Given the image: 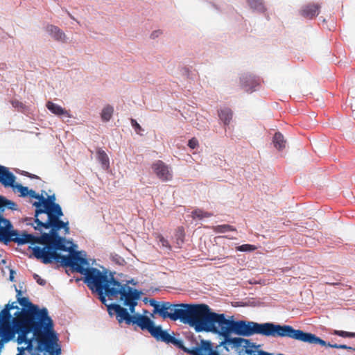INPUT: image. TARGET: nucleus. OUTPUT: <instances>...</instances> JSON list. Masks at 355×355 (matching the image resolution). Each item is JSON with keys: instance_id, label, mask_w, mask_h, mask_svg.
<instances>
[{"instance_id": "nucleus-17", "label": "nucleus", "mask_w": 355, "mask_h": 355, "mask_svg": "<svg viewBox=\"0 0 355 355\" xmlns=\"http://www.w3.org/2000/svg\"><path fill=\"white\" fill-rule=\"evenodd\" d=\"M113 112H114V108L112 106H110V105L105 106L102 110V113H101L102 120L103 121H108L111 119V117L113 114Z\"/></svg>"}, {"instance_id": "nucleus-16", "label": "nucleus", "mask_w": 355, "mask_h": 355, "mask_svg": "<svg viewBox=\"0 0 355 355\" xmlns=\"http://www.w3.org/2000/svg\"><path fill=\"white\" fill-rule=\"evenodd\" d=\"M97 157L98 161L101 162L102 167L107 169L109 167V158L105 152L103 150L98 149L97 151Z\"/></svg>"}, {"instance_id": "nucleus-30", "label": "nucleus", "mask_w": 355, "mask_h": 355, "mask_svg": "<svg viewBox=\"0 0 355 355\" xmlns=\"http://www.w3.org/2000/svg\"><path fill=\"white\" fill-rule=\"evenodd\" d=\"M162 34V31L160 30H155L152 32L150 35V38L155 39L158 37Z\"/></svg>"}, {"instance_id": "nucleus-24", "label": "nucleus", "mask_w": 355, "mask_h": 355, "mask_svg": "<svg viewBox=\"0 0 355 355\" xmlns=\"http://www.w3.org/2000/svg\"><path fill=\"white\" fill-rule=\"evenodd\" d=\"M149 302L150 305L154 308L153 312L159 314V310L158 309L161 308L163 302H157L155 300H150Z\"/></svg>"}, {"instance_id": "nucleus-22", "label": "nucleus", "mask_w": 355, "mask_h": 355, "mask_svg": "<svg viewBox=\"0 0 355 355\" xmlns=\"http://www.w3.org/2000/svg\"><path fill=\"white\" fill-rule=\"evenodd\" d=\"M334 334L343 338H355V333L335 330Z\"/></svg>"}, {"instance_id": "nucleus-19", "label": "nucleus", "mask_w": 355, "mask_h": 355, "mask_svg": "<svg viewBox=\"0 0 355 355\" xmlns=\"http://www.w3.org/2000/svg\"><path fill=\"white\" fill-rule=\"evenodd\" d=\"M184 230L182 227H179L175 235V243L178 248H181V245L184 242Z\"/></svg>"}, {"instance_id": "nucleus-7", "label": "nucleus", "mask_w": 355, "mask_h": 355, "mask_svg": "<svg viewBox=\"0 0 355 355\" xmlns=\"http://www.w3.org/2000/svg\"><path fill=\"white\" fill-rule=\"evenodd\" d=\"M6 209L17 210L18 206L15 202L0 196V241L6 244L10 241H14L19 245L26 244L31 236L24 234L26 232L19 234L13 229L10 221L3 216V213Z\"/></svg>"}, {"instance_id": "nucleus-34", "label": "nucleus", "mask_w": 355, "mask_h": 355, "mask_svg": "<svg viewBox=\"0 0 355 355\" xmlns=\"http://www.w3.org/2000/svg\"><path fill=\"white\" fill-rule=\"evenodd\" d=\"M128 283H130V284H135L134 283V281H133V280L129 281V282H128Z\"/></svg>"}, {"instance_id": "nucleus-35", "label": "nucleus", "mask_w": 355, "mask_h": 355, "mask_svg": "<svg viewBox=\"0 0 355 355\" xmlns=\"http://www.w3.org/2000/svg\"><path fill=\"white\" fill-rule=\"evenodd\" d=\"M50 355H55V354H50Z\"/></svg>"}, {"instance_id": "nucleus-27", "label": "nucleus", "mask_w": 355, "mask_h": 355, "mask_svg": "<svg viewBox=\"0 0 355 355\" xmlns=\"http://www.w3.org/2000/svg\"><path fill=\"white\" fill-rule=\"evenodd\" d=\"M188 146L191 149H194L198 146V141L196 138H192L189 141Z\"/></svg>"}, {"instance_id": "nucleus-20", "label": "nucleus", "mask_w": 355, "mask_h": 355, "mask_svg": "<svg viewBox=\"0 0 355 355\" xmlns=\"http://www.w3.org/2000/svg\"><path fill=\"white\" fill-rule=\"evenodd\" d=\"M214 230L216 233H225L229 231H234L235 230L230 225H223L214 227Z\"/></svg>"}, {"instance_id": "nucleus-5", "label": "nucleus", "mask_w": 355, "mask_h": 355, "mask_svg": "<svg viewBox=\"0 0 355 355\" xmlns=\"http://www.w3.org/2000/svg\"><path fill=\"white\" fill-rule=\"evenodd\" d=\"M209 307L205 304H171L163 302L159 315L163 319L180 320L193 327L198 333L205 332Z\"/></svg>"}, {"instance_id": "nucleus-26", "label": "nucleus", "mask_w": 355, "mask_h": 355, "mask_svg": "<svg viewBox=\"0 0 355 355\" xmlns=\"http://www.w3.org/2000/svg\"><path fill=\"white\" fill-rule=\"evenodd\" d=\"M131 125L132 128H134L135 131L139 135H141V132L143 130L140 125L137 122L136 120L132 119L131 120Z\"/></svg>"}, {"instance_id": "nucleus-8", "label": "nucleus", "mask_w": 355, "mask_h": 355, "mask_svg": "<svg viewBox=\"0 0 355 355\" xmlns=\"http://www.w3.org/2000/svg\"><path fill=\"white\" fill-rule=\"evenodd\" d=\"M153 169L157 176L163 181L172 178L171 169L162 161H157L153 164Z\"/></svg>"}, {"instance_id": "nucleus-2", "label": "nucleus", "mask_w": 355, "mask_h": 355, "mask_svg": "<svg viewBox=\"0 0 355 355\" xmlns=\"http://www.w3.org/2000/svg\"><path fill=\"white\" fill-rule=\"evenodd\" d=\"M205 332H211L222 336L219 346L227 351L239 347H246L249 341L241 338H230L232 333L243 336L261 334L272 337H288L304 343H321L320 340L308 332L295 329L290 325H280L272 322L259 324L252 321L228 320L223 313H216L209 309Z\"/></svg>"}, {"instance_id": "nucleus-13", "label": "nucleus", "mask_w": 355, "mask_h": 355, "mask_svg": "<svg viewBox=\"0 0 355 355\" xmlns=\"http://www.w3.org/2000/svg\"><path fill=\"white\" fill-rule=\"evenodd\" d=\"M46 107L48 108L49 110H50L53 114H54L55 115L62 116L63 117H67V118L71 117V115L67 110H65L62 107H60V105H58L54 103L49 101L46 103Z\"/></svg>"}, {"instance_id": "nucleus-12", "label": "nucleus", "mask_w": 355, "mask_h": 355, "mask_svg": "<svg viewBox=\"0 0 355 355\" xmlns=\"http://www.w3.org/2000/svg\"><path fill=\"white\" fill-rule=\"evenodd\" d=\"M302 15L307 18H313L319 14V6L316 4H309L302 7Z\"/></svg>"}, {"instance_id": "nucleus-23", "label": "nucleus", "mask_w": 355, "mask_h": 355, "mask_svg": "<svg viewBox=\"0 0 355 355\" xmlns=\"http://www.w3.org/2000/svg\"><path fill=\"white\" fill-rule=\"evenodd\" d=\"M310 334H311V335L314 336L316 338H318V339L320 340H321V341H322V343H318V342H315V343H309V344H319V345H322V346H328V347H329L339 349V347H338L339 345H338V344H334V345H332V344H331V343H327L324 340H322V339H321V338H320L319 337H317L315 335H314V334H311V333H310Z\"/></svg>"}, {"instance_id": "nucleus-6", "label": "nucleus", "mask_w": 355, "mask_h": 355, "mask_svg": "<svg viewBox=\"0 0 355 355\" xmlns=\"http://www.w3.org/2000/svg\"><path fill=\"white\" fill-rule=\"evenodd\" d=\"M108 313L110 316L115 315L119 323L125 322L128 325L136 324L142 330H147L153 337L158 341L166 343L177 344V339L171 336L167 331L163 330L161 326H155L153 320L148 316L139 313H130L128 308L114 303L108 306Z\"/></svg>"}, {"instance_id": "nucleus-31", "label": "nucleus", "mask_w": 355, "mask_h": 355, "mask_svg": "<svg viewBox=\"0 0 355 355\" xmlns=\"http://www.w3.org/2000/svg\"><path fill=\"white\" fill-rule=\"evenodd\" d=\"M15 272L13 270H10V277H9V279H10L11 282H13V281H14V279H15Z\"/></svg>"}, {"instance_id": "nucleus-33", "label": "nucleus", "mask_w": 355, "mask_h": 355, "mask_svg": "<svg viewBox=\"0 0 355 355\" xmlns=\"http://www.w3.org/2000/svg\"><path fill=\"white\" fill-rule=\"evenodd\" d=\"M68 15L70 17L71 19H72L73 20H76V19L69 13V12H67Z\"/></svg>"}, {"instance_id": "nucleus-32", "label": "nucleus", "mask_w": 355, "mask_h": 355, "mask_svg": "<svg viewBox=\"0 0 355 355\" xmlns=\"http://www.w3.org/2000/svg\"><path fill=\"white\" fill-rule=\"evenodd\" d=\"M339 349H352V347H349L346 345H339L338 346Z\"/></svg>"}, {"instance_id": "nucleus-10", "label": "nucleus", "mask_w": 355, "mask_h": 355, "mask_svg": "<svg viewBox=\"0 0 355 355\" xmlns=\"http://www.w3.org/2000/svg\"><path fill=\"white\" fill-rule=\"evenodd\" d=\"M240 84L246 92H252L256 87V82L250 75H243L240 78Z\"/></svg>"}, {"instance_id": "nucleus-25", "label": "nucleus", "mask_w": 355, "mask_h": 355, "mask_svg": "<svg viewBox=\"0 0 355 355\" xmlns=\"http://www.w3.org/2000/svg\"><path fill=\"white\" fill-rule=\"evenodd\" d=\"M12 105L15 108H17L21 112H25L26 110V107L21 102L17 100H13L12 101Z\"/></svg>"}, {"instance_id": "nucleus-1", "label": "nucleus", "mask_w": 355, "mask_h": 355, "mask_svg": "<svg viewBox=\"0 0 355 355\" xmlns=\"http://www.w3.org/2000/svg\"><path fill=\"white\" fill-rule=\"evenodd\" d=\"M58 222L61 223L58 227H48L49 232L44 231L40 235L24 233L31 236L26 243L31 244L29 248L33 256L45 264L55 260L65 266L71 267L84 275L85 283L92 291L98 294L99 300L107 308L112 304H107L106 297L110 300H117L121 306L128 307L130 313H134L141 292L129 286L128 284H121L105 268L101 271L89 267L86 252L83 250L75 251L73 248L77 245L58 234L61 230H64V234H69V221L58 218Z\"/></svg>"}, {"instance_id": "nucleus-14", "label": "nucleus", "mask_w": 355, "mask_h": 355, "mask_svg": "<svg viewBox=\"0 0 355 355\" xmlns=\"http://www.w3.org/2000/svg\"><path fill=\"white\" fill-rule=\"evenodd\" d=\"M218 116H219L220 120L221 121H223L224 125H229V123L232 119V114L231 110L229 108L224 107V108H221L218 111Z\"/></svg>"}, {"instance_id": "nucleus-9", "label": "nucleus", "mask_w": 355, "mask_h": 355, "mask_svg": "<svg viewBox=\"0 0 355 355\" xmlns=\"http://www.w3.org/2000/svg\"><path fill=\"white\" fill-rule=\"evenodd\" d=\"M248 8L258 14H263L267 11V6L264 0H245Z\"/></svg>"}, {"instance_id": "nucleus-21", "label": "nucleus", "mask_w": 355, "mask_h": 355, "mask_svg": "<svg viewBox=\"0 0 355 355\" xmlns=\"http://www.w3.org/2000/svg\"><path fill=\"white\" fill-rule=\"evenodd\" d=\"M256 249V247L250 244H243L236 247V250L240 252H250Z\"/></svg>"}, {"instance_id": "nucleus-18", "label": "nucleus", "mask_w": 355, "mask_h": 355, "mask_svg": "<svg viewBox=\"0 0 355 355\" xmlns=\"http://www.w3.org/2000/svg\"><path fill=\"white\" fill-rule=\"evenodd\" d=\"M191 216L193 219L202 220L205 218L211 216V214L205 212L200 209H196L191 212Z\"/></svg>"}, {"instance_id": "nucleus-11", "label": "nucleus", "mask_w": 355, "mask_h": 355, "mask_svg": "<svg viewBox=\"0 0 355 355\" xmlns=\"http://www.w3.org/2000/svg\"><path fill=\"white\" fill-rule=\"evenodd\" d=\"M46 31L56 40L61 42L67 41V37L65 34L55 26L48 25L46 26Z\"/></svg>"}, {"instance_id": "nucleus-3", "label": "nucleus", "mask_w": 355, "mask_h": 355, "mask_svg": "<svg viewBox=\"0 0 355 355\" xmlns=\"http://www.w3.org/2000/svg\"><path fill=\"white\" fill-rule=\"evenodd\" d=\"M16 291L17 302L7 304L0 311V314L6 309L10 322L15 318H26V325L31 329L28 338L48 352L49 354L60 355L61 348L58 344L59 339L54 331L53 322L49 315L47 309H40L37 305L31 304L28 298L20 297V291L16 289Z\"/></svg>"}, {"instance_id": "nucleus-15", "label": "nucleus", "mask_w": 355, "mask_h": 355, "mask_svg": "<svg viewBox=\"0 0 355 355\" xmlns=\"http://www.w3.org/2000/svg\"><path fill=\"white\" fill-rule=\"evenodd\" d=\"M272 141L275 148L279 150H282L286 146V140L280 132H276L275 134Z\"/></svg>"}, {"instance_id": "nucleus-28", "label": "nucleus", "mask_w": 355, "mask_h": 355, "mask_svg": "<svg viewBox=\"0 0 355 355\" xmlns=\"http://www.w3.org/2000/svg\"><path fill=\"white\" fill-rule=\"evenodd\" d=\"M34 279L37 282V283L41 286H44L46 284V281L43 279H42L38 275L34 274L33 275Z\"/></svg>"}, {"instance_id": "nucleus-4", "label": "nucleus", "mask_w": 355, "mask_h": 355, "mask_svg": "<svg viewBox=\"0 0 355 355\" xmlns=\"http://www.w3.org/2000/svg\"><path fill=\"white\" fill-rule=\"evenodd\" d=\"M16 176L6 166L0 165V184L5 188H12L14 192L19 193L20 197H30L37 200L32 203L35 207L34 218H26L24 223L30 225L36 231L35 235H40L42 232L47 231L48 227H58L61 223L58 218L64 216L61 206L56 202L55 195H48L45 191L41 194L34 190L29 189L16 183Z\"/></svg>"}, {"instance_id": "nucleus-29", "label": "nucleus", "mask_w": 355, "mask_h": 355, "mask_svg": "<svg viewBox=\"0 0 355 355\" xmlns=\"http://www.w3.org/2000/svg\"><path fill=\"white\" fill-rule=\"evenodd\" d=\"M159 241L163 247H165L166 248H167L168 250L171 248L168 241L166 239H165L164 237H162V236L160 237Z\"/></svg>"}]
</instances>
